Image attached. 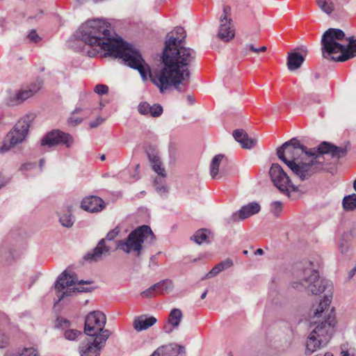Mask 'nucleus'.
I'll return each instance as SVG.
<instances>
[{
    "label": "nucleus",
    "instance_id": "nucleus-1",
    "mask_svg": "<svg viewBox=\"0 0 356 356\" xmlns=\"http://www.w3.org/2000/svg\"><path fill=\"white\" fill-rule=\"evenodd\" d=\"M77 37L85 44L97 51L104 52L105 56H114L122 60L131 68L137 70L143 81L149 76L161 92L173 86L183 92L189 84L191 73L188 66L195 58L193 49L181 46L186 38L184 28L176 27L168 34V39L161 56V68L152 74L149 65L139 51L132 44L115 37L109 23L102 19L86 21L79 29Z\"/></svg>",
    "mask_w": 356,
    "mask_h": 356
},
{
    "label": "nucleus",
    "instance_id": "nucleus-2",
    "mask_svg": "<svg viewBox=\"0 0 356 356\" xmlns=\"http://www.w3.org/2000/svg\"><path fill=\"white\" fill-rule=\"evenodd\" d=\"M332 296H325L310 313V323L314 327L306 342V353L312 354L330 341L336 325L334 309L330 308Z\"/></svg>",
    "mask_w": 356,
    "mask_h": 356
},
{
    "label": "nucleus",
    "instance_id": "nucleus-3",
    "mask_svg": "<svg viewBox=\"0 0 356 356\" xmlns=\"http://www.w3.org/2000/svg\"><path fill=\"white\" fill-rule=\"evenodd\" d=\"M323 56L335 62H345L356 56V37H346L339 29L330 28L322 35Z\"/></svg>",
    "mask_w": 356,
    "mask_h": 356
},
{
    "label": "nucleus",
    "instance_id": "nucleus-4",
    "mask_svg": "<svg viewBox=\"0 0 356 356\" xmlns=\"http://www.w3.org/2000/svg\"><path fill=\"white\" fill-rule=\"evenodd\" d=\"M347 154L346 146H336L328 142H323L318 147V152L314 156H307L309 160L306 162L291 161L288 166L294 175L301 181L310 178L313 175L321 170L325 161V155H330L332 159L339 160Z\"/></svg>",
    "mask_w": 356,
    "mask_h": 356
},
{
    "label": "nucleus",
    "instance_id": "nucleus-5",
    "mask_svg": "<svg viewBox=\"0 0 356 356\" xmlns=\"http://www.w3.org/2000/svg\"><path fill=\"white\" fill-rule=\"evenodd\" d=\"M312 265L310 261L306 262L302 268H298L295 273V280L291 285L297 290L305 289L318 295L325 291L326 281L319 277L318 272L313 268Z\"/></svg>",
    "mask_w": 356,
    "mask_h": 356
},
{
    "label": "nucleus",
    "instance_id": "nucleus-6",
    "mask_svg": "<svg viewBox=\"0 0 356 356\" xmlns=\"http://www.w3.org/2000/svg\"><path fill=\"white\" fill-rule=\"evenodd\" d=\"M154 239L155 236L151 228L147 225H143L131 232L127 238L118 241L117 248L127 254L140 256L143 244L152 243Z\"/></svg>",
    "mask_w": 356,
    "mask_h": 356
},
{
    "label": "nucleus",
    "instance_id": "nucleus-7",
    "mask_svg": "<svg viewBox=\"0 0 356 356\" xmlns=\"http://www.w3.org/2000/svg\"><path fill=\"white\" fill-rule=\"evenodd\" d=\"M316 152H318V147L307 149L296 138L284 143L277 149L278 158L288 166L291 161H298L299 159H304V156H314Z\"/></svg>",
    "mask_w": 356,
    "mask_h": 356
},
{
    "label": "nucleus",
    "instance_id": "nucleus-8",
    "mask_svg": "<svg viewBox=\"0 0 356 356\" xmlns=\"http://www.w3.org/2000/svg\"><path fill=\"white\" fill-rule=\"evenodd\" d=\"M269 174L272 182L280 193L289 198H296L293 193L299 192V187L292 183L286 172L279 164H272Z\"/></svg>",
    "mask_w": 356,
    "mask_h": 356
},
{
    "label": "nucleus",
    "instance_id": "nucleus-9",
    "mask_svg": "<svg viewBox=\"0 0 356 356\" xmlns=\"http://www.w3.org/2000/svg\"><path fill=\"white\" fill-rule=\"evenodd\" d=\"M42 82L40 80L24 86L21 88L10 92L6 99L8 106H17L24 102L28 99L33 97L42 88Z\"/></svg>",
    "mask_w": 356,
    "mask_h": 356
},
{
    "label": "nucleus",
    "instance_id": "nucleus-10",
    "mask_svg": "<svg viewBox=\"0 0 356 356\" xmlns=\"http://www.w3.org/2000/svg\"><path fill=\"white\" fill-rule=\"evenodd\" d=\"M111 332L108 330L102 332L96 337L88 336L79 346L81 356H99L101 349L104 346Z\"/></svg>",
    "mask_w": 356,
    "mask_h": 356
},
{
    "label": "nucleus",
    "instance_id": "nucleus-11",
    "mask_svg": "<svg viewBox=\"0 0 356 356\" xmlns=\"http://www.w3.org/2000/svg\"><path fill=\"white\" fill-rule=\"evenodd\" d=\"M106 322V316L99 311L89 313L85 321V333L90 337H96L106 330L104 329Z\"/></svg>",
    "mask_w": 356,
    "mask_h": 356
},
{
    "label": "nucleus",
    "instance_id": "nucleus-12",
    "mask_svg": "<svg viewBox=\"0 0 356 356\" xmlns=\"http://www.w3.org/2000/svg\"><path fill=\"white\" fill-rule=\"evenodd\" d=\"M33 120V115L29 114L22 118L15 124L14 127L7 134V139L10 140L11 144L17 145L25 140Z\"/></svg>",
    "mask_w": 356,
    "mask_h": 356
},
{
    "label": "nucleus",
    "instance_id": "nucleus-13",
    "mask_svg": "<svg viewBox=\"0 0 356 356\" xmlns=\"http://www.w3.org/2000/svg\"><path fill=\"white\" fill-rule=\"evenodd\" d=\"M76 283L91 284L90 281L80 280L78 281L74 273H67L66 270L63 271L58 277L55 284V288L58 291L57 296L58 300L57 302H60L65 296H71V289H67L66 291H63L65 288L72 286Z\"/></svg>",
    "mask_w": 356,
    "mask_h": 356
},
{
    "label": "nucleus",
    "instance_id": "nucleus-14",
    "mask_svg": "<svg viewBox=\"0 0 356 356\" xmlns=\"http://www.w3.org/2000/svg\"><path fill=\"white\" fill-rule=\"evenodd\" d=\"M231 11L228 6H223V12L220 17V26L218 32V38L223 42H229L234 37L235 32L232 24V19L227 16Z\"/></svg>",
    "mask_w": 356,
    "mask_h": 356
},
{
    "label": "nucleus",
    "instance_id": "nucleus-15",
    "mask_svg": "<svg viewBox=\"0 0 356 356\" xmlns=\"http://www.w3.org/2000/svg\"><path fill=\"white\" fill-rule=\"evenodd\" d=\"M72 143L73 138L71 135L57 129L47 133L41 140L42 146L48 147L64 144L67 147H70Z\"/></svg>",
    "mask_w": 356,
    "mask_h": 356
},
{
    "label": "nucleus",
    "instance_id": "nucleus-16",
    "mask_svg": "<svg viewBox=\"0 0 356 356\" xmlns=\"http://www.w3.org/2000/svg\"><path fill=\"white\" fill-rule=\"evenodd\" d=\"M260 209L261 207L257 202H250L243 206L238 212L233 213L227 221L228 223H234L238 220L246 219L259 213Z\"/></svg>",
    "mask_w": 356,
    "mask_h": 356
},
{
    "label": "nucleus",
    "instance_id": "nucleus-17",
    "mask_svg": "<svg viewBox=\"0 0 356 356\" xmlns=\"http://www.w3.org/2000/svg\"><path fill=\"white\" fill-rule=\"evenodd\" d=\"M149 159L152 163V168L156 172L159 177H156L154 180V186L156 191L159 193H162L165 191V187L163 186L162 188L159 186V181L160 180L161 182L164 181V178L166 177V173L165 169L162 166V163L161 161L160 157L157 154H148Z\"/></svg>",
    "mask_w": 356,
    "mask_h": 356
},
{
    "label": "nucleus",
    "instance_id": "nucleus-18",
    "mask_svg": "<svg viewBox=\"0 0 356 356\" xmlns=\"http://www.w3.org/2000/svg\"><path fill=\"white\" fill-rule=\"evenodd\" d=\"M110 254L111 248L106 245L105 239L102 238L92 251L88 252L84 256V259L90 261H99L104 257L108 256Z\"/></svg>",
    "mask_w": 356,
    "mask_h": 356
},
{
    "label": "nucleus",
    "instance_id": "nucleus-19",
    "mask_svg": "<svg viewBox=\"0 0 356 356\" xmlns=\"http://www.w3.org/2000/svg\"><path fill=\"white\" fill-rule=\"evenodd\" d=\"M105 207L104 200L97 196H89L81 202V207L85 211L95 213L102 211Z\"/></svg>",
    "mask_w": 356,
    "mask_h": 356
},
{
    "label": "nucleus",
    "instance_id": "nucleus-20",
    "mask_svg": "<svg viewBox=\"0 0 356 356\" xmlns=\"http://www.w3.org/2000/svg\"><path fill=\"white\" fill-rule=\"evenodd\" d=\"M233 137L241 144L244 149H251L257 143V140L250 138L243 129H236L233 132Z\"/></svg>",
    "mask_w": 356,
    "mask_h": 356
},
{
    "label": "nucleus",
    "instance_id": "nucleus-21",
    "mask_svg": "<svg viewBox=\"0 0 356 356\" xmlns=\"http://www.w3.org/2000/svg\"><path fill=\"white\" fill-rule=\"evenodd\" d=\"M156 323V318L154 316H139L134 318L133 327L137 332H141L153 326Z\"/></svg>",
    "mask_w": 356,
    "mask_h": 356
},
{
    "label": "nucleus",
    "instance_id": "nucleus-22",
    "mask_svg": "<svg viewBox=\"0 0 356 356\" xmlns=\"http://www.w3.org/2000/svg\"><path fill=\"white\" fill-rule=\"evenodd\" d=\"M183 314L179 309L175 308L172 309L168 316V324L172 326V328H169L168 325L165 326V330L166 332H171L173 329L177 328L182 320Z\"/></svg>",
    "mask_w": 356,
    "mask_h": 356
},
{
    "label": "nucleus",
    "instance_id": "nucleus-23",
    "mask_svg": "<svg viewBox=\"0 0 356 356\" xmlns=\"http://www.w3.org/2000/svg\"><path fill=\"white\" fill-rule=\"evenodd\" d=\"M305 60V57L298 52L289 53L287 57V67L291 71L300 67Z\"/></svg>",
    "mask_w": 356,
    "mask_h": 356
},
{
    "label": "nucleus",
    "instance_id": "nucleus-24",
    "mask_svg": "<svg viewBox=\"0 0 356 356\" xmlns=\"http://www.w3.org/2000/svg\"><path fill=\"white\" fill-rule=\"evenodd\" d=\"M58 214L59 216V222L62 226L67 228L73 226L74 223V219L69 207L60 210L59 212H58Z\"/></svg>",
    "mask_w": 356,
    "mask_h": 356
},
{
    "label": "nucleus",
    "instance_id": "nucleus-25",
    "mask_svg": "<svg viewBox=\"0 0 356 356\" xmlns=\"http://www.w3.org/2000/svg\"><path fill=\"white\" fill-rule=\"evenodd\" d=\"M224 158V155L218 154L216 155L211 163L210 165V175L213 179H217L222 177L221 172H219V167L221 161Z\"/></svg>",
    "mask_w": 356,
    "mask_h": 356
},
{
    "label": "nucleus",
    "instance_id": "nucleus-26",
    "mask_svg": "<svg viewBox=\"0 0 356 356\" xmlns=\"http://www.w3.org/2000/svg\"><path fill=\"white\" fill-rule=\"evenodd\" d=\"M156 287L157 293L159 294H166L171 292L174 288L173 282L171 280H163L154 284Z\"/></svg>",
    "mask_w": 356,
    "mask_h": 356
},
{
    "label": "nucleus",
    "instance_id": "nucleus-27",
    "mask_svg": "<svg viewBox=\"0 0 356 356\" xmlns=\"http://www.w3.org/2000/svg\"><path fill=\"white\" fill-rule=\"evenodd\" d=\"M210 234V232L206 229H202L197 230L193 236V239L194 241L200 245L203 243H208L209 235Z\"/></svg>",
    "mask_w": 356,
    "mask_h": 356
},
{
    "label": "nucleus",
    "instance_id": "nucleus-28",
    "mask_svg": "<svg viewBox=\"0 0 356 356\" xmlns=\"http://www.w3.org/2000/svg\"><path fill=\"white\" fill-rule=\"evenodd\" d=\"M81 111H82L81 108H76L72 111L71 115L67 119V124L69 126L75 127V126L81 124L83 122L84 118L79 117L76 115V114L78 113L81 112Z\"/></svg>",
    "mask_w": 356,
    "mask_h": 356
},
{
    "label": "nucleus",
    "instance_id": "nucleus-29",
    "mask_svg": "<svg viewBox=\"0 0 356 356\" xmlns=\"http://www.w3.org/2000/svg\"><path fill=\"white\" fill-rule=\"evenodd\" d=\"M344 209L352 211L356 208V194L353 193L346 196L343 199Z\"/></svg>",
    "mask_w": 356,
    "mask_h": 356
},
{
    "label": "nucleus",
    "instance_id": "nucleus-30",
    "mask_svg": "<svg viewBox=\"0 0 356 356\" xmlns=\"http://www.w3.org/2000/svg\"><path fill=\"white\" fill-rule=\"evenodd\" d=\"M318 7L326 14H330L334 9L332 0H317Z\"/></svg>",
    "mask_w": 356,
    "mask_h": 356
},
{
    "label": "nucleus",
    "instance_id": "nucleus-31",
    "mask_svg": "<svg viewBox=\"0 0 356 356\" xmlns=\"http://www.w3.org/2000/svg\"><path fill=\"white\" fill-rule=\"evenodd\" d=\"M173 349L172 346H163L158 348L150 356H170V351Z\"/></svg>",
    "mask_w": 356,
    "mask_h": 356
},
{
    "label": "nucleus",
    "instance_id": "nucleus-32",
    "mask_svg": "<svg viewBox=\"0 0 356 356\" xmlns=\"http://www.w3.org/2000/svg\"><path fill=\"white\" fill-rule=\"evenodd\" d=\"M163 113V107L158 104L149 105L148 115L153 118H158Z\"/></svg>",
    "mask_w": 356,
    "mask_h": 356
},
{
    "label": "nucleus",
    "instance_id": "nucleus-33",
    "mask_svg": "<svg viewBox=\"0 0 356 356\" xmlns=\"http://www.w3.org/2000/svg\"><path fill=\"white\" fill-rule=\"evenodd\" d=\"M283 208V204L280 201H275L270 204V211L275 216H279Z\"/></svg>",
    "mask_w": 356,
    "mask_h": 356
},
{
    "label": "nucleus",
    "instance_id": "nucleus-34",
    "mask_svg": "<svg viewBox=\"0 0 356 356\" xmlns=\"http://www.w3.org/2000/svg\"><path fill=\"white\" fill-rule=\"evenodd\" d=\"M80 334H81V332L76 330H68L64 333L65 338L70 341L76 339Z\"/></svg>",
    "mask_w": 356,
    "mask_h": 356
},
{
    "label": "nucleus",
    "instance_id": "nucleus-35",
    "mask_svg": "<svg viewBox=\"0 0 356 356\" xmlns=\"http://www.w3.org/2000/svg\"><path fill=\"white\" fill-rule=\"evenodd\" d=\"M15 146L14 144H11L10 140H8L6 136L5 140L0 144V153L6 152Z\"/></svg>",
    "mask_w": 356,
    "mask_h": 356
},
{
    "label": "nucleus",
    "instance_id": "nucleus-36",
    "mask_svg": "<svg viewBox=\"0 0 356 356\" xmlns=\"http://www.w3.org/2000/svg\"><path fill=\"white\" fill-rule=\"evenodd\" d=\"M149 105L150 104L146 102H140L138 106L139 113L143 115H148Z\"/></svg>",
    "mask_w": 356,
    "mask_h": 356
},
{
    "label": "nucleus",
    "instance_id": "nucleus-37",
    "mask_svg": "<svg viewBox=\"0 0 356 356\" xmlns=\"http://www.w3.org/2000/svg\"><path fill=\"white\" fill-rule=\"evenodd\" d=\"M157 293L156 287L154 286V284L150 286L147 290L143 291L141 293V296L143 298H152L154 296L155 293Z\"/></svg>",
    "mask_w": 356,
    "mask_h": 356
},
{
    "label": "nucleus",
    "instance_id": "nucleus-38",
    "mask_svg": "<svg viewBox=\"0 0 356 356\" xmlns=\"http://www.w3.org/2000/svg\"><path fill=\"white\" fill-rule=\"evenodd\" d=\"M19 356H38V353L34 348H24Z\"/></svg>",
    "mask_w": 356,
    "mask_h": 356
},
{
    "label": "nucleus",
    "instance_id": "nucleus-39",
    "mask_svg": "<svg viewBox=\"0 0 356 356\" xmlns=\"http://www.w3.org/2000/svg\"><path fill=\"white\" fill-rule=\"evenodd\" d=\"M94 91L98 95H105L108 91V88L107 86L104 84H97L94 89Z\"/></svg>",
    "mask_w": 356,
    "mask_h": 356
},
{
    "label": "nucleus",
    "instance_id": "nucleus-40",
    "mask_svg": "<svg viewBox=\"0 0 356 356\" xmlns=\"http://www.w3.org/2000/svg\"><path fill=\"white\" fill-rule=\"evenodd\" d=\"M249 51L259 54L258 48L255 47L252 44H246L243 49V53L245 55H248Z\"/></svg>",
    "mask_w": 356,
    "mask_h": 356
},
{
    "label": "nucleus",
    "instance_id": "nucleus-41",
    "mask_svg": "<svg viewBox=\"0 0 356 356\" xmlns=\"http://www.w3.org/2000/svg\"><path fill=\"white\" fill-rule=\"evenodd\" d=\"M28 39L30 42H33L35 43L38 42L40 41L41 38L39 36V35L37 33L35 30H31L27 36Z\"/></svg>",
    "mask_w": 356,
    "mask_h": 356
},
{
    "label": "nucleus",
    "instance_id": "nucleus-42",
    "mask_svg": "<svg viewBox=\"0 0 356 356\" xmlns=\"http://www.w3.org/2000/svg\"><path fill=\"white\" fill-rule=\"evenodd\" d=\"M120 233V229L118 227L111 230L106 236V239L108 241H112Z\"/></svg>",
    "mask_w": 356,
    "mask_h": 356
},
{
    "label": "nucleus",
    "instance_id": "nucleus-43",
    "mask_svg": "<svg viewBox=\"0 0 356 356\" xmlns=\"http://www.w3.org/2000/svg\"><path fill=\"white\" fill-rule=\"evenodd\" d=\"M220 266H221L222 268L226 270L230 268L233 265V261L230 259H227L219 263Z\"/></svg>",
    "mask_w": 356,
    "mask_h": 356
},
{
    "label": "nucleus",
    "instance_id": "nucleus-44",
    "mask_svg": "<svg viewBox=\"0 0 356 356\" xmlns=\"http://www.w3.org/2000/svg\"><path fill=\"white\" fill-rule=\"evenodd\" d=\"M104 121H105V118H102V117H98L96 118L95 120L92 121L90 123V127L91 128H95V127H98L99 124H102Z\"/></svg>",
    "mask_w": 356,
    "mask_h": 356
},
{
    "label": "nucleus",
    "instance_id": "nucleus-45",
    "mask_svg": "<svg viewBox=\"0 0 356 356\" xmlns=\"http://www.w3.org/2000/svg\"><path fill=\"white\" fill-rule=\"evenodd\" d=\"M220 273L219 270L215 266L205 276L204 278L209 279L215 277Z\"/></svg>",
    "mask_w": 356,
    "mask_h": 356
},
{
    "label": "nucleus",
    "instance_id": "nucleus-46",
    "mask_svg": "<svg viewBox=\"0 0 356 356\" xmlns=\"http://www.w3.org/2000/svg\"><path fill=\"white\" fill-rule=\"evenodd\" d=\"M186 99H187V102H188V104L191 105H192L195 103L194 98L191 95H188L186 97Z\"/></svg>",
    "mask_w": 356,
    "mask_h": 356
},
{
    "label": "nucleus",
    "instance_id": "nucleus-47",
    "mask_svg": "<svg viewBox=\"0 0 356 356\" xmlns=\"http://www.w3.org/2000/svg\"><path fill=\"white\" fill-rule=\"evenodd\" d=\"M163 186L165 187V191L163 192V193H165L167 192V188L165 186V179H164V181H163L162 182L160 180L159 181V186L160 188H162ZM161 194H163V193Z\"/></svg>",
    "mask_w": 356,
    "mask_h": 356
},
{
    "label": "nucleus",
    "instance_id": "nucleus-48",
    "mask_svg": "<svg viewBox=\"0 0 356 356\" xmlns=\"http://www.w3.org/2000/svg\"><path fill=\"white\" fill-rule=\"evenodd\" d=\"M339 250L341 253H345L347 252V247L344 245H340L339 247Z\"/></svg>",
    "mask_w": 356,
    "mask_h": 356
},
{
    "label": "nucleus",
    "instance_id": "nucleus-49",
    "mask_svg": "<svg viewBox=\"0 0 356 356\" xmlns=\"http://www.w3.org/2000/svg\"><path fill=\"white\" fill-rule=\"evenodd\" d=\"M356 273V267H354L348 273V278H352Z\"/></svg>",
    "mask_w": 356,
    "mask_h": 356
},
{
    "label": "nucleus",
    "instance_id": "nucleus-50",
    "mask_svg": "<svg viewBox=\"0 0 356 356\" xmlns=\"http://www.w3.org/2000/svg\"><path fill=\"white\" fill-rule=\"evenodd\" d=\"M336 1L339 5L343 6L348 3L350 0H336Z\"/></svg>",
    "mask_w": 356,
    "mask_h": 356
},
{
    "label": "nucleus",
    "instance_id": "nucleus-51",
    "mask_svg": "<svg viewBox=\"0 0 356 356\" xmlns=\"http://www.w3.org/2000/svg\"><path fill=\"white\" fill-rule=\"evenodd\" d=\"M6 184V180L4 177L0 176V188Z\"/></svg>",
    "mask_w": 356,
    "mask_h": 356
},
{
    "label": "nucleus",
    "instance_id": "nucleus-52",
    "mask_svg": "<svg viewBox=\"0 0 356 356\" xmlns=\"http://www.w3.org/2000/svg\"><path fill=\"white\" fill-rule=\"evenodd\" d=\"M341 356H353V355H350L348 350L342 349L341 352Z\"/></svg>",
    "mask_w": 356,
    "mask_h": 356
},
{
    "label": "nucleus",
    "instance_id": "nucleus-53",
    "mask_svg": "<svg viewBox=\"0 0 356 356\" xmlns=\"http://www.w3.org/2000/svg\"><path fill=\"white\" fill-rule=\"evenodd\" d=\"M254 254L255 255H262V254H264V250L261 248H259L254 252Z\"/></svg>",
    "mask_w": 356,
    "mask_h": 356
},
{
    "label": "nucleus",
    "instance_id": "nucleus-54",
    "mask_svg": "<svg viewBox=\"0 0 356 356\" xmlns=\"http://www.w3.org/2000/svg\"><path fill=\"white\" fill-rule=\"evenodd\" d=\"M258 50H259V54L260 52L266 51L267 50V48L266 46H262V47L258 48Z\"/></svg>",
    "mask_w": 356,
    "mask_h": 356
},
{
    "label": "nucleus",
    "instance_id": "nucleus-55",
    "mask_svg": "<svg viewBox=\"0 0 356 356\" xmlns=\"http://www.w3.org/2000/svg\"><path fill=\"white\" fill-rule=\"evenodd\" d=\"M207 294V290H206L202 295H201V299H204Z\"/></svg>",
    "mask_w": 356,
    "mask_h": 356
},
{
    "label": "nucleus",
    "instance_id": "nucleus-56",
    "mask_svg": "<svg viewBox=\"0 0 356 356\" xmlns=\"http://www.w3.org/2000/svg\"><path fill=\"white\" fill-rule=\"evenodd\" d=\"M216 266L217 267V268L219 270V272H222L223 270V269L222 268L221 266H220L219 264H218L217 265H216Z\"/></svg>",
    "mask_w": 356,
    "mask_h": 356
},
{
    "label": "nucleus",
    "instance_id": "nucleus-57",
    "mask_svg": "<svg viewBox=\"0 0 356 356\" xmlns=\"http://www.w3.org/2000/svg\"><path fill=\"white\" fill-rule=\"evenodd\" d=\"M75 291H79V292H82V291H84L85 290L84 289H79L74 287L72 292H74Z\"/></svg>",
    "mask_w": 356,
    "mask_h": 356
},
{
    "label": "nucleus",
    "instance_id": "nucleus-58",
    "mask_svg": "<svg viewBox=\"0 0 356 356\" xmlns=\"http://www.w3.org/2000/svg\"><path fill=\"white\" fill-rule=\"evenodd\" d=\"M31 166H32L31 164H26V165H23V168L26 169V168H28V167H31Z\"/></svg>",
    "mask_w": 356,
    "mask_h": 356
},
{
    "label": "nucleus",
    "instance_id": "nucleus-59",
    "mask_svg": "<svg viewBox=\"0 0 356 356\" xmlns=\"http://www.w3.org/2000/svg\"><path fill=\"white\" fill-rule=\"evenodd\" d=\"M43 164H44V160H43V159H41V160L40 161V168H42V165H43Z\"/></svg>",
    "mask_w": 356,
    "mask_h": 356
},
{
    "label": "nucleus",
    "instance_id": "nucleus-60",
    "mask_svg": "<svg viewBox=\"0 0 356 356\" xmlns=\"http://www.w3.org/2000/svg\"><path fill=\"white\" fill-rule=\"evenodd\" d=\"M353 188H354L355 191H356V178L353 183Z\"/></svg>",
    "mask_w": 356,
    "mask_h": 356
},
{
    "label": "nucleus",
    "instance_id": "nucleus-61",
    "mask_svg": "<svg viewBox=\"0 0 356 356\" xmlns=\"http://www.w3.org/2000/svg\"><path fill=\"white\" fill-rule=\"evenodd\" d=\"M243 254L247 255L248 254V250H243Z\"/></svg>",
    "mask_w": 356,
    "mask_h": 356
},
{
    "label": "nucleus",
    "instance_id": "nucleus-62",
    "mask_svg": "<svg viewBox=\"0 0 356 356\" xmlns=\"http://www.w3.org/2000/svg\"><path fill=\"white\" fill-rule=\"evenodd\" d=\"M104 159H105V155H102V156H101V160H102V161H104Z\"/></svg>",
    "mask_w": 356,
    "mask_h": 356
},
{
    "label": "nucleus",
    "instance_id": "nucleus-63",
    "mask_svg": "<svg viewBox=\"0 0 356 356\" xmlns=\"http://www.w3.org/2000/svg\"><path fill=\"white\" fill-rule=\"evenodd\" d=\"M139 168V165L138 164L136 167V170H138V169Z\"/></svg>",
    "mask_w": 356,
    "mask_h": 356
}]
</instances>
